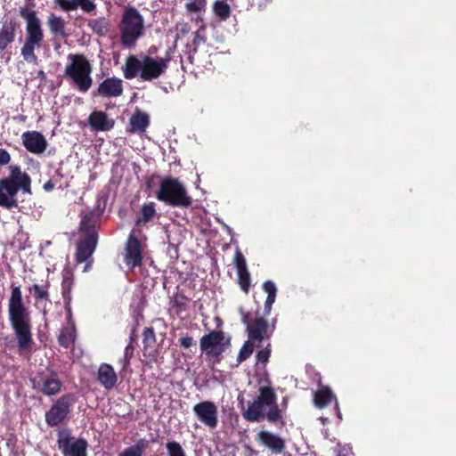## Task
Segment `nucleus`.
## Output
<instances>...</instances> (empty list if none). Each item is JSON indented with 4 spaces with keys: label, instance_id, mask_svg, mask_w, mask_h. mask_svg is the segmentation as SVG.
<instances>
[{
    "label": "nucleus",
    "instance_id": "obj_1",
    "mask_svg": "<svg viewBox=\"0 0 456 456\" xmlns=\"http://www.w3.org/2000/svg\"><path fill=\"white\" fill-rule=\"evenodd\" d=\"M8 302V315L11 326L16 336L19 353L29 354L34 345L30 314L26 307L20 286L12 285Z\"/></svg>",
    "mask_w": 456,
    "mask_h": 456
},
{
    "label": "nucleus",
    "instance_id": "obj_2",
    "mask_svg": "<svg viewBox=\"0 0 456 456\" xmlns=\"http://www.w3.org/2000/svg\"><path fill=\"white\" fill-rule=\"evenodd\" d=\"M242 417L248 422L266 420L281 428L286 425L283 409L279 407L274 389L269 386L258 388V395L252 402H248Z\"/></svg>",
    "mask_w": 456,
    "mask_h": 456
},
{
    "label": "nucleus",
    "instance_id": "obj_3",
    "mask_svg": "<svg viewBox=\"0 0 456 456\" xmlns=\"http://www.w3.org/2000/svg\"><path fill=\"white\" fill-rule=\"evenodd\" d=\"M172 52L173 49L169 47L162 58L143 55L139 59L135 55H128L122 69L124 77L133 79L139 76L142 81H152L159 78L166 73L168 63L172 60Z\"/></svg>",
    "mask_w": 456,
    "mask_h": 456
},
{
    "label": "nucleus",
    "instance_id": "obj_4",
    "mask_svg": "<svg viewBox=\"0 0 456 456\" xmlns=\"http://www.w3.org/2000/svg\"><path fill=\"white\" fill-rule=\"evenodd\" d=\"M8 176L0 179V207L12 209L19 207L17 194L20 191L32 194L31 177L18 165L10 166Z\"/></svg>",
    "mask_w": 456,
    "mask_h": 456
},
{
    "label": "nucleus",
    "instance_id": "obj_5",
    "mask_svg": "<svg viewBox=\"0 0 456 456\" xmlns=\"http://www.w3.org/2000/svg\"><path fill=\"white\" fill-rule=\"evenodd\" d=\"M20 16L26 20V38L20 49L23 59L30 63H37L38 58L35 49L38 48L44 40V30L37 12L25 5L20 8Z\"/></svg>",
    "mask_w": 456,
    "mask_h": 456
},
{
    "label": "nucleus",
    "instance_id": "obj_6",
    "mask_svg": "<svg viewBox=\"0 0 456 456\" xmlns=\"http://www.w3.org/2000/svg\"><path fill=\"white\" fill-rule=\"evenodd\" d=\"M64 75L70 84L80 93H86L93 85V67L86 55L82 53H69Z\"/></svg>",
    "mask_w": 456,
    "mask_h": 456
},
{
    "label": "nucleus",
    "instance_id": "obj_7",
    "mask_svg": "<svg viewBox=\"0 0 456 456\" xmlns=\"http://www.w3.org/2000/svg\"><path fill=\"white\" fill-rule=\"evenodd\" d=\"M118 28L120 44L125 48L131 49L143 35V17L135 7H126L121 15Z\"/></svg>",
    "mask_w": 456,
    "mask_h": 456
},
{
    "label": "nucleus",
    "instance_id": "obj_8",
    "mask_svg": "<svg viewBox=\"0 0 456 456\" xmlns=\"http://www.w3.org/2000/svg\"><path fill=\"white\" fill-rule=\"evenodd\" d=\"M156 198L174 208H187L192 204L191 197L188 194L184 185L177 178L172 176H166L160 180Z\"/></svg>",
    "mask_w": 456,
    "mask_h": 456
},
{
    "label": "nucleus",
    "instance_id": "obj_9",
    "mask_svg": "<svg viewBox=\"0 0 456 456\" xmlns=\"http://www.w3.org/2000/svg\"><path fill=\"white\" fill-rule=\"evenodd\" d=\"M77 400V397L73 393H66L60 396L45 412L46 424L53 428L68 420Z\"/></svg>",
    "mask_w": 456,
    "mask_h": 456
},
{
    "label": "nucleus",
    "instance_id": "obj_10",
    "mask_svg": "<svg viewBox=\"0 0 456 456\" xmlns=\"http://www.w3.org/2000/svg\"><path fill=\"white\" fill-rule=\"evenodd\" d=\"M240 313L241 314V321L246 325L248 339L260 344L264 339L271 338L274 329L273 324V329L270 330L269 323L265 317H256L252 319L250 318V314L244 312L242 309L240 310Z\"/></svg>",
    "mask_w": 456,
    "mask_h": 456
},
{
    "label": "nucleus",
    "instance_id": "obj_11",
    "mask_svg": "<svg viewBox=\"0 0 456 456\" xmlns=\"http://www.w3.org/2000/svg\"><path fill=\"white\" fill-rule=\"evenodd\" d=\"M71 430L61 428L57 431V446L64 456H87L88 443L79 437L72 441Z\"/></svg>",
    "mask_w": 456,
    "mask_h": 456
},
{
    "label": "nucleus",
    "instance_id": "obj_12",
    "mask_svg": "<svg viewBox=\"0 0 456 456\" xmlns=\"http://www.w3.org/2000/svg\"><path fill=\"white\" fill-rule=\"evenodd\" d=\"M30 382L34 390L47 396L59 394L62 387L55 371H50V374H46L45 371L37 372L30 379Z\"/></svg>",
    "mask_w": 456,
    "mask_h": 456
},
{
    "label": "nucleus",
    "instance_id": "obj_13",
    "mask_svg": "<svg viewBox=\"0 0 456 456\" xmlns=\"http://www.w3.org/2000/svg\"><path fill=\"white\" fill-rule=\"evenodd\" d=\"M224 332L222 330H211L200 338V349L208 357L220 361L221 354L224 352Z\"/></svg>",
    "mask_w": 456,
    "mask_h": 456
},
{
    "label": "nucleus",
    "instance_id": "obj_14",
    "mask_svg": "<svg viewBox=\"0 0 456 456\" xmlns=\"http://www.w3.org/2000/svg\"><path fill=\"white\" fill-rule=\"evenodd\" d=\"M192 411L204 426L215 429L218 425V409L212 401H203L192 407Z\"/></svg>",
    "mask_w": 456,
    "mask_h": 456
},
{
    "label": "nucleus",
    "instance_id": "obj_15",
    "mask_svg": "<svg viewBox=\"0 0 456 456\" xmlns=\"http://www.w3.org/2000/svg\"><path fill=\"white\" fill-rule=\"evenodd\" d=\"M124 261L130 269L141 266L142 264V242L133 233L129 234L126 243Z\"/></svg>",
    "mask_w": 456,
    "mask_h": 456
},
{
    "label": "nucleus",
    "instance_id": "obj_16",
    "mask_svg": "<svg viewBox=\"0 0 456 456\" xmlns=\"http://www.w3.org/2000/svg\"><path fill=\"white\" fill-rule=\"evenodd\" d=\"M256 441L273 454H281L286 449L285 440L279 435L268 430L259 431L256 435Z\"/></svg>",
    "mask_w": 456,
    "mask_h": 456
},
{
    "label": "nucleus",
    "instance_id": "obj_17",
    "mask_svg": "<svg viewBox=\"0 0 456 456\" xmlns=\"http://www.w3.org/2000/svg\"><path fill=\"white\" fill-rule=\"evenodd\" d=\"M124 91L122 79L117 77H111L101 82L96 92L93 94L106 98H117L122 95Z\"/></svg>",
    "mask_w": 456,
    "mask_h": 456
},
{
    "label": "nucleus",
    "instance_id": "obj_18",
    "mask_svg": "<svg viewBox=\"0 0 456 456\" xmlns=\"http://www.w3.org/2000/svg\"><path fill=\"white\" fill-rule=\"evenodd\" d=\"M21 139L26 150L33 154H41L46 150V139L37 131L24 132Z\"/></svg>",
    "mask_w": 456,
    "mask_h": 456
},
{
    "label": "nucleus",
    "instance_id": "obj_19",
    "mask_svg": "<svg viewBox=\"0 0 456 456\" xmlns=\"http://www.w3.org/2000/svg\"><path fill=\"white\" fill-rule=\"evenodd\" d=\"M0 28V51L5 50L9 45L15 41L16 30L19 24L14 18L4 17Z\"/></svg>",
    "mask_w": 456,
    "mask_h": 456
},
{
    "label": "nucleus",
    "instance_id": "obj_20",
    "mask_svg": "<svg viewBox=\"0 0 456 456\" xmlns=\"http://www.w3.org/2000/svg\"><path fill=\"white\" fill-rule=\"evenodd\" d=\"M234 264L240 287L245 293H248L250 288V274L247 268L246 259L239 249L236 250L234 255Z\"/></svg>",
    "mask_w": 456,
    "mask_h": 456
},
{
    "label": "nucleus",
    "instance_id": "obj_21",
    "mask_svg": "<svg viewBox=\"0 0 456 456\" xmlns=\"http://www.w3.org/2000/svg\"><path fill=\"white\" fill-rule=\"evenodd\" d=\"M87 121L94 131H110L115 125V121L110 118L106 112L96 110L89 115Z\"/></svg>",
    "mask_w": 456,
    "mask_h": 456
},
{
    "label": "nucleus",
    "instance_id": "obj_22",
    "mask_svg": "<svg viewBox=\"0 0 456 456\" xmlns=\"http://www.w3.org/2000/svg\"><path fill=\"white\" fill-rule=\"evenodd\" d=\"M97 380L106 390L113 389L118 382V375L114 368L106 362L100 364L97 370Z\"/></svg>",
    "mask_w": 456,
    "mask_h": 456
},
{
    "label": "nucleus",
    "instance_id": "obj_23",
    "mask_svg": "<svg viewBox=\"0 0 456 456\" xmlns=\"http://www.w3.org/2000/svg\"><path fill=\"white\" fill-rule=\"evenodd\" d=\"M54 4L63 12L75 11L80 8L83 12L91 13L96 9L94 0H54Z\"/></svg>",
    "mask_w": 456,
    "mask_h": 456
},
{
    "label": "nucleus",
    "instance_id": "obj_24",
    "mask_svg": "<svg viewBox=\"0 0 456 456\" xmlns=\"http://www.w3.org/2000/svg\"><path fill=\"white\" fill-rule=\"evenodd\" d=\"M98 240L94 236L86 237L77 247L76 261L78 264L86 262L94 254Z\"/></svg>",
    "mask_w": 456,
    "mask_h": 456
},
{
    "label": "nucleus",
    "instance_id": "obj_25",
    "mask_svg": "<svg viewBox=\"0 0 456 456\" xmlns=\"http://www.w3.org/2000/svg\"><path fill=\"white\" fill-rule=\"evenodd\" d=\"M150 126V116L144 111L136 110L129 119L128 131L132 134H142Z\"/></svg>",
    "mask_w": 456,
    "mask_h": 456
},
{
    "label": "nucleus",
    "instance_id": "obj_26",
    "mask_svg": "<svg viewBox=\"0 0 456 456\" xmlns=\"http://www.w3.org/2000/svg\"><path fill=\"white\" fill-rule=\"evenodd\" d=\"M100 215L94 211H91L85 215L80 221L79 230L86 233V237L94 236L98 240V232L96 230V224L99 222Z\"/></svg>",
    "mask_w": 456,
    "mask_h": 456
},
{
    "label": "nucleus",
    "instance_id": "obj_27",
    "mask_svg": "<svg viewBox=\"0 0 456 456\" xmlns=\"http://www.w3.org/2000/svg\"><path fill=\"white\" fill-rule=\"evenodd\" d=\"M46 24L52 36L60 38L68 37L66 21L62 17L51 13L47 17Z\"/></svg>",
    "mask_w": 456,
    "mask_h": 456
},
{
    "label": "nucleus",
    "instance_id": "obj_28",
    "mask_svg": "<svg viewBox=\"0 0 456 456\" xmlns=\"http://www.w3.org/2000/svg\"><path fill=\"white\" fill-rule=\"evenodd\" d=\"M206 30L207 25L205 22H202V24L200 25L199 28L194 32L191 42L186 45V48L188 49L190 58L198 53V49L201 45L207 43Z\"/></svg>",
    "mask_w": 456,
    "mask_h": 456
},
{
    "label": "nucleus",
    "instance_id": "obj_29",
    "mask_svg": "<svg viewBox=\"0 0 456 456\" xmlns=\"http://www.w3.org/2000/svg\"><path fill=\"white\" fill-rule=\"evenodd\" d=\"M73 286V274L69 271L62 273L61 281V295L64 301L65 309L69 314H71L70 302H71V289Z\"/></svg>",
    "mask_w": 456,
    "mask_h": 456
},
{
    "label": "nucleus",
    "instance_id": "obj_30",
    "mask_svg": "<svg viewBox=\"0 0 456 456\" xmlns=\"http://www.w3.org/2000/svg\"><path fill=\"white\" fill-rule=\"evenodd\" d=\"M333 400L336 401V405L338 406L336 396L328 387H322L314 395V403L319 409L327 407Z\"/></svg>",
    "mask_w": 456,
    "mask_h": 456
},
{
    "label": "nucleus",
    "instance_id": "obj_31",
    "mask_svg": "<svg viewBox=\"0 0 456 456\" xmlns=\"http://www.w3.org/2000/svg\"><path fill=\"white\" fill-rule=\"evenodd\" d=\"M154 202L144 203L136 216L135 224L144 225L151 222L157 215Z\"/></svg>",
    "mask_w": 456,
    "mask_h": 456
},
{
    "label": "nucleus",
    "instance_id": "obj_32",
    "mask_svg": "<svg viewBox=\"0 0 456 456\" xmlns=\"http://www.w3.org/2000/svg\"><path fill=\"white\" fill-rule=\"evenodd\" d=\"M88 27L92 29L93 33L99 37L106 36L110 29V21L105 17H99L90 20Z\"/></svg>",
    "mask_w": 456,
    "mask_h": 456
},
{
    "label": "nucleus",
    "instance_id": "obj_33",
    "mask_svg": "<svg viewBox=\"0 0 456 456\" xmlns=\"http://www.w3.org/2000/svg\"><path fill=\"white\" fill-rule=\"evenodd\" d=\"M149 446L150 441L145 438H141L132 446L124 449V451L119 453V456H143L144 452Z\"/></svg>",
    "mask_w": 456,
    "mask_h": 456
},
{
    "label": "nucleus",
    "instance_id": "obj_34",
    "mask_svg": "<svg viewBox=\"0 0 456 456\" xmlns=\"http://www.w3.org/2000/svg\"><path fill=\"white\" fill-rule=\"evenodd\" d=\"M263 289L267 293V297L265 302L264 310L265 315H268L272 310L273 304L275 302L277 289L272 281H266L263 284Z\"/></svg>",
    "mask_w": 456,
    "mask_h": 456
},
{
    "label": "nucleus",
    "instance_id": "obj_35",
    "mask_svg": "<svg viewBox=\"0 0 456 456\" xmlns=\"http://www.w3.org/2000/svg\"><path fill=\"white\" fill-rule=\"evenodd\" d=\"M76 340V329L74 326L70 328H62L58 336V343L64 348H69L74 345Z\"/></svg>",
    "mask_w": 456,
    "mask_h": 456
},
{
    "label": "nucleus",
    "instance_id": "obj_36",
    "mask_svg": "<svg viewBox=\"0 0 456 456\" xmlns=\"http://www.w3.org/2000/svg\"><path fill=\"white\" fill-rule=\"evenodd\" d=\"M49 288L50 282L47 281L44 284H33L29 292L33 294L36 302L50 301Z\"/></svg>",
    "mask_w": 456,
    "mask_h": 456
},
{
    "label": "nucleus",
    "instance_id": "obj_37",
    "mask_svg": "<svg viewBox=\"0 0 456 456\" xmlns=\"http://www.w3.org/2000/svg\"><path fill=\"white\" fill-rule=\"evenodd\" d=\"M214 14L222 21L227 20L231 14L232 9L230 5L224 0H216L212 5Z\"/></svg>",
    "mask_w": 456,
    "mask_h": 456
},
{
    "label": "nucleus",
    "instance_id": "obj_38",
    "mask_svg": "<svg viewBox=\"0 0 456 456\" xmlns=\"http://www.w3.org/2000/svg\"><path fill=\"white\" fill-rule=\"evenodd\" d=\"M260 344H256V342L250 339L246 340L239 351L237 356V365L248 359L253 354L255 347H260Z\"/></svg>",
    "mask_w": 456,
    "mask_h": 456
},
{
    "label": "nucleus",
    "instance_id": "obj_39",
    "mask_svg": "<svg viewBox=\"0 0 456 456\" xmlns=\"http://www.w3.org/2000/svg\"><path fill=\"white\" fill-rule=\"evenodd\" d=\"M156 343L155 330L152 327H146L142 332L143 349L152 347Z\"/></svg>",
    "mask_w": 456,
    "mask_h": 456
},
{
    "label": "nucleus",
    "instance_id": "obj_40",
    "mask_svg": "<svg viewBox=\"0 0 456 456\" xmlns=\"http://www.w3.org/2000/svg\"><path fill=\"white\" fill-rule=\"evenodd\" d=\"M271 352L272 346L270 343H268L264 349L257 352L256 355V365L262 364L264 367H265L269 362Z\"/></svg>",
    "mask_w": 456,
    "mask_h": 456
},
{
    "label": "nucleus",
    "instance_id": "obj_41",
    "mask_svg": "<svg viewBox=\"0 0 456 456\" xmlns=\"http://www.w3.org/2000/svg\"><path fill=\"white\" fill-rule=\"evenodd\" d=\"M168 456H186L181 444L176 441H169L166 444Z\"/></svg>",
    "mask_w": 456,
    "mask_h": 456
},
{
    "label": "nucleus",
    "instance_id": "obj_42",
    "mask_svg": "<svg viewBox=\"0 0 456 456\" xmlns=\"http://www.w3.org/2000/svg\"><path fill=\"white\" fill-rule=\"evenodd\" d=\"M207 0H193L185 4V10L190 13L200 12L206 9Z\"/></svg>",
    "mask_w": 456,
    "mask_h": 456
},
{
    "label": "nucleus",
    "instance_id": "obj_43",
    "mask_svg": "<svg viewBox=\"0 0 456 456\" xmlns=\"http://www.w3.org/2000/svg\"><path fill=\"white\" fill-rule=\"evenodd\" d=\"M63 177V175L61 174V170L60 169H57L55 171V175L51 177L46 183H44L43 185V189L46 191V192H50L52 191L56 184L58 183V182Z\"/></svg>",
    "mask_w": 456,
    "mask_h": 456
},
{
    "label": "nucleus",
    "instance_id": "obj_44",
    "mask_svg": "<svg viewBox=\"0 0 456 456\" xmlns=\"http://www.w3.org/2000/svg\"><path fill=\"white\" fill-rule=\"evenodd\" d=\"M178 343H179L180 347H182L183 349H187L195 344L192 337H190V336L181 337L178 340Z\"/></svg>",
    "mask_w": 456,
    "mask_h": 456
},
{
    "label": "nucleus",
    "instance_id": "obj_45",
    "mask_svg": "<svg viewBox=\"0 0 456 456\" xmlns=\"http://www.w3.org/2000/svg\"><path fill=\"white\" fill-rule=\"evenodd\" d=\"M11 162L10 153L3 148H0V167H4Z\"/></svg>",
    "mask_w": 456,
    "mask_h": 456
},
{
    "label": "nucleus",
    "instance_id": "obj_46",
    "mask_svg": "<svg viewBox=\"0 0 456 456\" xmlns=\"http://www.w3.org/2000/svg\"><path fill=\"white\" fill-rule=\"evenodd\" d=\"M134 352V346L132 344H128L124 350V356L125 358H130L132 359Z\"/></svg>",
    "mask_w": 456,
    "mask_h": 456
},
{
    "label": "nucleus",
    "instance_id": "obj_47",
    "mask_svg": "<svg viewBox=\"0 0 456 456\" xmlns=\"http://www.w3.org/2000/svg\"><path fill=\"white\" fill-rule=\"evenodd\" d=\"M190 32V27L187 23L182 24L179 33L176 36L175 41L179 38L180 36L183 37L186 36Z\"/></svg>",
    "mask_w": 456,
    "mask_h": 456
},
{
    "label": "nucleus",
    "instance_id": "obj_48",
    "mask_svg": "<svg viewBox=\"0 0 456 456\" xmlns=\"http://www.w3.org/2000/svg\"><path fill=\"white\" fill-rule=\"evenodd\" d=\"M136 339H137V335H136V327L134 326L132 330H131V333H130V336H129V343L128 344H132L134 345V343L136 342Z\"/></svg>",
    "mask_w": 456,
    "mask_h": 456
},
{
    "label": "nucleus",
    "instance_id": "obj_49",
    "mask_svg": "<svg viewBox=\"0 0 456 456\" xmlns=\"http://www.w3.org/2000/svg\"><path fill=\"white\" fill-rule=\"evenodd\" d=\"M130 361V358H125V356H123V358L120 360V362L122 363V370H126L129 367Z\"/></svg>",
    "mask_w": 456,
    "mask_h": 456
},
{
    "label": "nucleus",
    "instance_id": "obj_50",
    "mask_svg": "<svg viewBox=\"0 0 456 456\" xmlns=\"http://www.w3.org/2000/svg\"><path fill=\"white\" fill-rule=\"evenodd\" d=\"M159 51V47L156 45H151L148 49V54L150 56L155 55Z\"/></svg>",
    "mask_w": 456,
    "mask_h": 456
},
{
    "label": "nucleus",
    "instance_id": "obj_51",
    "mask_svg": "<svg viewBox=\"0 0 456 456\" xmlns=\"http://www.w3.org/2000/svg\"><path fill=\"white\" fill-rule=\"evenodd\" d=\"M159 176L157 175H153L148 181H147V185L150 187L151 186V183L153 179L155 178H159Z\"/></svg>",
    "mask_w": 456,
    "mask_h": 456
},
{
    "label": "nucleus",
    "instance_id": "obj_52",
    "mask_svg": "<svg viewBox=\"0 0 456 456\" xmlns=\"http://www.w3.org/2000/svg\"><path fill=\"white\" fill-rule=\"evenodd\" d=\"M281 406H282L283 408H286V407H287V400H286V398H283L282 403H281Z\"/></svg>",
    "mask_w": 456,
    "mask_h": 456
},
{
    "label": "nucleus",
    "instance_id": "obj_53",
    "mask_svg": "<svg viewBox=\"0 0 456 456\" xmlns=\"http://www.w3.org/2000/svg\"><path fill=\"white\" fill-rule=\"evenodd\" d=\"M38 77H43V78H44V77H45V72H44L43 70L39 71V72H38Z\"/></svg>",
    "mask_w": 456,
    "mask_h": 456
},
{
    "label": "nucleus",
    "instance_id": "obj_54",
    "mask_svg": "<svg viewBox=\"0 0 456 456\" xmlns=\"http://www.w3.org/2000/svg\"><path fill=\"white\" fill-rule=\"evenodd\" d=\"M195 20L197 22H200V24H202V22H204V20H203V19L201 17H197Z\"/></svg>",
    "mask_w": 456,
    "mask_h": 456
},
{
    "label": "nucleus",
    "instance_id": "obj_55",
    "mask_svg": "<svg viewBox=\"0 0 456 456\" xmlns=\"http://www.w3.org/2000/svg\"><path fill=\"white\" fill-rule=\"evenodd\" d=\"M54 47L55 49H58L60 47V45H56Z\"/></svg>",
    "mask_w": 456,
    "mask_h": 456
},
{
    "label": "nucleus",
    "instance_id": "obj_56",
    "mask_svg": "<svg viewBox=\"0 0 456 456\" xmlns=\"http://www.w3.org/2000/svg\"><path fill=\"white\" fill-rule=\"evenodd\" d=\"M226 344H227V345H229V344H230V339H227Z\"/></svg>",
    "mask_w": 456,
    "mask_h": 456
},
{
    "label": "nucleus",
    "instance_id": "obj_57",
    "mask_svg": "<svg viewBox=\"0 0 456 456\" xmlns=\"http://www.w3.org/2000/svg\"><path fill=\"white\" fill-rule=\"evenodd\" d=\"M338 456H342V455H341V452H339V453L338 454Z\"/></svg>",
    "mask_w": 456,
    "mask_h": 456
},
{
    "label": "nucleus",
    "instance_id": "obj_58",
    "mask_svg": "<svg viewBox=\"0 0 456 456\" xmlns=\"http://www.w3.org/2000/svg\"><path fill=\"white\" fill-rule=\"evenodd\" d=\"M343 456H346V455H343Z\"/></svg>",
    "mask_w": 456,
    "mask_h": 456
}]
</instances>
